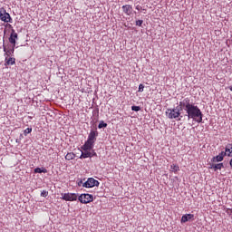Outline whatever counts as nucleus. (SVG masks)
I'll use <instances>...</instances> for the list:
<instances>
[{"label":"nucleus","instance_id":"1a4fd4ad","mask_svg":"<svg viewBox=\"0 0 232 232\" xmlns=\"http://www.w3.org/2000/svg\"><path fill=\"white\" fill-rule=\"evenodd\" d=\"M121 8L123 10V14H125L126 15H131V14H133V6H131L130 5H122Z\"/></svg>","mask_w":232,"mask_h":232},{"label":"nucleus","instance_id":"aec40b11","mask_svg":"<svg viewBox=\"0 0 232 232\" xmlns=\"http://www.w3.org/2000/svg\"><path fill=\"white\" fill-rule=\"evenodd\" d=\"M34 173H48V169H46L45 168H36L34 169Z\"/></svg>","mask_w":232,"mask_h":232},{"label":"nucleus","instance_id":"a878e982","mask_svg":"<svg viewBox=\"0 0 232 232\" xmlns=\"http://www.w3.org/2000/svg\"><path fill=\"white\" fill-rule=\"evenodd\" d=\"M142 23H144V21H142V20H137V21H136V26H142Z\"/></svg>","mask_w":232,"mask_h":232},{"label":"nucleus","instance_id":"f03ea898","mask_svg":"<svg viewBox=\"0 0 232 232\" xmlns=\"http://www.w3.org/2000/svg\"><path fill=\"white\" fill-rule=\"evenodd\" d=\"M182 110H184V106L179 105L174 109H167L166 115L169 119H176V121H182L184 115H182Z\"/></svg>","mask_w":232,"mask_h":232},{"label":"nucleus","instance_id":"7ed1b4c3","mask_svg":"<svg viewBox=\"0 0 232 232\" xmlns=\"http://www.w3.org/2000/svg\"><path fill=\"white\" fill-rule=\"evenodd\" d=\"M0 19L4 23H12V16H10V14L4 7L0 8Z\"/></svg>","mask_w":232,"mask_h":232},{"label":"nucleus","instance_id":"6ab92c4d","mask_svg":"<svg viewBox=\"0 0 232 232\" xmlns=\"http://www.w3.org/2000/svg\"><path fill=\"white\" fill-rule=\"evenodd\" d=\"M170 171L177 173V171H180V167H179V165L172 164L170 165Z\"/></svg>","mask_w":232,"mask_h":232},{"label":"nucleus","instance_id":"9b49d317","mask_svg":"<svg viewBox=\"0 0 232 232\" xmlns=\"http://www.w3.org/2000/svg\"><path fill=\"white\" fill-rule=\"evenodd\" d=\"M98 135H99V132L97 130H92L88 136V140L95 143V140H97Z\"/></svg>","mask_w":232,"mask_h":232},{"label":"nucleus","instance_id":"20e7f679","mask_svg":"<svg viewBox=\"0 0 232 232\" xmlns=\"http://www.w3.org/2000/svg\"><path fill=\"white\" fill-rule=\"evenodd\" d=\"M78 200L82 204H90V202H93V196L91 194H82L79 196Z\"/></svg>","mask_w":232,"mask_h":232},{"label":"nucleus","instance_id":"5701e85b","mask_svg":"<svg viewBox=\"0 0 232 232\" xmlns=\"http://www.w3.org/2000/svg\"><path fill=\"white\" fill-rule=\"evenodd\" d=\"M132 111H140V107L133 105L131 107Z\"/></svg>","mask_w":232,"mask_h":232},{"label":"nucleus","instance_id":"2eb2a0df","mask_svg":"<svg viewBox=\"0 0 232 232\" xmlns=\"http://www.w3.org/2000/svg\"><path fill=\"white\" fill-rule=\"evenodd\" d=\"M93 141H90V140H87L83 145L84 151H88V150H92L93 148Z\"/></svg>","mask_w":232,"mask_h":232},{"label":"nucleus","instance_id":"f257e3e1","mask_svg":"<svg viewBox=\"0 0 232 232\" xmlns=\"http://www.w3.org/2000/svg\"><path fill=\"white\" fill-rule=\"evenodd\" d=\"M180 106H183V110L186 111L183 117H188V121L192 119V121H195V122H198V124L202 122V117H204L202 111H200L198 106L191 103L189 98H185L180 102Z\"/></svg>","mask_w":232,"mask_h":232},{"label":"nucleus","instance_id":"cd10ccee","mask_svg":"<svg viewBox=\"0 0 232 232\" xmlns=\"http://www.w3.org/2000/svg\"><path fill=\"white\" fill-rule=\"evenodd\" d=\"M229 211H230V213H232V208H227L226 213H227L229 215Z\"/></svg>","mask_w":232,"mask_h":232},{"label":"nucleus","instance_id":"393cba45","mask_svg":"<svg viewBox=\"0 0 232 232\" xmlns=\"http://www.w3.org/2000/svg\"><path fill=\"white\" fill-rule=\"evenodd\" d=\"M41 197H44V198L48 197V191L43 190V191L41 192Z\"/></svg>","mask_w":232,"mask_h":232},{"label":"nucleus","instance_id":"bb28decb","mask_svg":"<svg viewBox=\"0 0 232 232\" xmlns=\"http://www.w3.org/2000/svg\"><path fill=\"white\" fill-rule=\"evenodd\" d=\"M136 10H138L140 12V10H142V6L140 5H136Z\"/></svg>","mask_w":232,"mask_h":232},{"label":"nucleus","instance_id":"c756f323","mask_svg":"<svg viewBox=\"0 0 232 232\" xmlns=\"http://www.w3.org/2000/svg\"><path fill=\"white\" fill-rule=\"evenodd\" d=\"M9 28H12V24H8Z\"/></svg>","mask_w":232,"mask_h":232},{"label":"nucleus","instance_id":"412c9836","mask_svg":"<svg viewBox=\"0 0 232 232\" xmlns=\"http://www.w3.org/2000/svg\"><path fill=\"white\" fill-rule=\"evenodd\" d=\"M99 130H102V128H108V123H105L104 121H100L98 125Z\"/></svg>","mask_w":232,"mask_h":232},{"label":"nucleus","instance_id":"ddd939ff","mask_svg":"<svg viewBox=\"0 0 232 232\" xmlns=\"http://www.w3.org/2000/svg\"><path fill=\"white\" fill-rule=\"evenodd\" d=\"M224 154L225 156L232 157V143L227 144Z\"/></svg>","mask_w":232,"mask_h":232},{"label":"nucleus","instance_id":"b1692460","mask_svg":"<svg viewBox=\"0 0 232 232\" xmlns=\"http://www.w3.org/2000/svg\"><path fill=\"white\" fill-rule=\"evenodd\" d=\"M138 92H144V84L140 83V84L139 85V90H138Z\"/></svg>","mask_w":232,"mask_h":232},{"label":"nucleus","instance_id":"39448f33","mask_svg":"<svg viewBox=\"0 0 232 232\" xmlns=\"http://www.w3.org/2000/svg\"><path fill=\"white\" fill-rule=\"evenodd\" d=\"M78 197L79 196H77V194L75 193H64L62 198L66 202H74L75 200H77Z\"/></svg>","mask_w":232,"mask_h":232},{"label":"nucleus","instance_id":"f8f14e48","mask_svg":"<svg viewBox=\"0 0 232 232\" xmlns=\"http://www.w3.org/2000/svg\"><path fill=\"white\" fill-rule=\"evenodd\" d=\"M15 63V58L5 56V66H12Z\"/></svg>","mask_w":232,"mask_h":232},{"label":"nucleus","instance_id":"f3484780","mask_svg":"<svg viewBox=\"0 0 232 232\" xmlns=\"http://www.w3.org/2000/svg\"><path fill=\"white\" fill-rule=\"evenodd\" d=\"M224 168V163H218L216 165H212L210 167V169H214V171H217V169H222Z\"/></svg>","mask_w":232,"mask_h":232},{"label":"nucleus","instance_id":"4be33fe9","mask_svg":"<svg viewBox=\"0 0 232 232\" xmlns=\"http://www.w3.org/2000/svg\"><path fill=\"white\" fill-rule=\"evenodd\" d=\"M29 133H32V128H27L24 130V135H28Z\"/></svg>","mask_w":232,"mask_h":232},{"label":"nucleus","instance_id":"dca6fc26","mask_svg":"<svg viewBox=\"0 0 232 232\" xmlns=\"http://www.w3.org/2000/svg\"><path fill=\"white\" fill-rule=\"evenodd\" d=\"M93 155H97V153L94 152ZM90 157H93V156L92 155V152H90V151H84V152L82 153L80 159H89Z\"/></svg>","mask_w":232,"mask_h":232},{"label":"nucleus","instance_id":"9d476101","mask_svg":"<svg viewBox=\"0 0 232 232\" xmlns=\"http://www.w3.org/2000/svg\"><path fill=\"white\" fill-rule=\"evenodd\" d=\"M195 218V215L193 214H185L181 217V224H186V222H189V220H193Z\"/></svg>","mask_w":232,"mask_h":232},{"label":"nucleus","instance_id":"423d86ee","mask_svg":"<svg viewBox=\"0 0 232 232\" xmlns=\"http://www.w3.org/2000/svg\"><path fill=\"white\" fill-rule=\"evenodd\" d=\"M3 50L5 52V57H10L14 55V52H15V46L14 45H3Z\"/></svg>","mask_w":232,"mask_h":232},{"label":"nucleus","instance_id":"c85d7f7f","mask_svg":"<svg viewBox=\"0 0 232 232\" xmlns=\"http://www.w3.org/2000/svg\"><path fill=\"white\" fill-rule=\"evenodd\" d=\"M228 88H229L230 92H232V86H230V87H228Z\"/></svg>","mask_w":232,"mask_h":232},{"label":"nucleus","instance_id":"6e6552de","mask_svg":"<svg viewBox=\"0 0 232 232\" xmlns=\"http://www.w3.org/2000/svg\"><path fill=\"white\" fill-rule=\"evenodd\" d=\"M17 39H18L17 33H15L14 29H12L11 34L9 37V43L12 44V46H15V43H16Z\"/></svg>","mask_w":232,"mask_h":232},{"label":"nucleus","instance_id":"a211bd4d","mask_svg":"<svg viewBox=\"0 0 232 232\" xmlns=\"http://www.w3.org/2000/svg\"><path fill=\"white\" fill-rule=\"evenodd\" d=\"M75 159V153L68 152L65 156V160H73Z\"/></svg>","mask_w":232,"mask_h":232},{"label":"nucleus","instance_id":"4468645a","mask_svg":"<svg viewBox=\"0 0 232 232\" xmlns=\"http://www.w3.org/2000/svg\"><path fill=\"white\" fill-rule=\"evenodd\" d=\"M224 157H226V154L224 151H221L219 155L213 158V162H222V160H224Z\"/></svg>","mask_w":232,"mask_h":232},{"label":"nucleus","instance_id":"0eeeda50","mask_svg":"<svg viewBox=\"0 0 232 232\" xmlns=\"http://www.w3.org/2000/svg\"><path fill=\"white\" fill-rule=\"evenodd\" d=\"M95 186H99V181L93 178H89L87 181L82 184L83 188H95Z\"/></svg>","mask_w":232,"mask_h":232}]
</instances>
